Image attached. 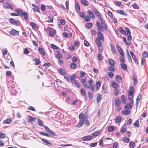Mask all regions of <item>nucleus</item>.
<instances>
[{"mask_svg": "<svg viewBox=\"0 0 148 148\" xmlns=\"http://www.w3.org/2000/svg\"><path fill=\"white\" fill-rule=\"evenodd\" d=\"M79 121L77 126V127H82L83 124H85V121L87 118L86 116L82 113H81L79 114Z\"/></svg>", "mask_w": 148, "mask_h": 148, "instance_id": "1", "label": "nucleus"}, {"mask_svg": "<svg viewBox=\"0 0 148 148\" xmlns=\"http://www.w3.org/2000/svg\"><path fill=\"white\" fill-rule=\"evenodd\" d=\"M130 90L128 94V98L129 100H132L133 97V93L134 91V88L130 86Z\"/></svg>", "mask_w": 148, "mask_h": 148, "instance_id": "2", "label": "nucleus"}, {"mask_svg": "<svg viewBox=\"0 0 148 148\" xmlns=\"http://www.w3.org/2000/svg\"><path fill=\"white\" fill-rule=\"evenodd\" d=\"M92 138V136L88 135L83 137L82 138V140L83 141H88L91 140Z\"/></svg>", "mask_w": 148, "mask_h": 148, "instance_id": "3", "label": "nucleus"}, {"mask_svg": "<svg viewBox=\"0 0 148 148\" xmlns=\"http://www.w3.org/2000/svg\"><path fill=\"white\" fill-rule=\"evenodd\" d=\"M133 101L131 100L129 103H127L125 106V108L126 109H130L132 108L133 105Z\"/></svg>", "mask_w": 148, "mask_h": 148, "instance_id": "4", "label": "nucleus"}, {"mask_svg": "<svg viewBox=\"0 0 148 148\" xmlns=\"http://www.w3.org/2000/svg\"><path fill=\"white\" fill-rule=\"evenodd\" d=\"M97 27L99 30L101 32H103V29L101 24L99 22H97L96 23Z\"/></svg>", "mask_w": 148, "mask_h": 148, "instance_id": "5", "label": "nucleus"}, {"mask_svg": "<svg viewBox=\"0 0 148 148\" xmlns=\"http://www.w3.org/2000/svg\"><path fill=\"white\" fill-rule=\"evenodd\" d=\"M87 13L90 17L92 19H94L95 18V16L93 13L90 10H88L87 11Z\"/></svg>", "mask_w": 148, "mask_h": 148, "instance_id": "6", "label": "nucleus"}, {"mask_svg": "<svg viewBox=\"0 0 148 148\" xmlns=\"http://www.w3.org/2000/svg\"><path fill=\"white\" fill-rule=\"evenodd\" d=\"M36 119V118L32 117L31 116L29 115L27 117V120L28 122H32L34 121Z\"/></svg>", "mask_w": 148, "mask_h": 148, "instance_id": "7", "label": "nucleus"}, {"mask_svg": "<svg viewBox=\"0 0 148 148\" xmlns=\"http://www.w3.org/2000/svg\"><path fill=\"white\" fill-rule=\"evenodd\" d=\"M94 12L95 13L96 16L98 17L99 19L101 18V14L96 9L95 10H94Z\"/></svg>", "mask_w": 148, "mask_h": 148, "instance_id": "8", "label": "nucleus"}, {"mask_svg": "<svg viewBox=\"0 0 148 148\" xmlns=\"http://www.w3.org/2000/svg\"><path fill=\"white\" fill-rule=\"evenodd\" d=\"M77 77V76L75 74H73V76L70 77V79L72 84H73L75 81H76L75 79Z\"/></svg>", "mask_w": 148, "mask_h": 148, "instance_id": "9", "label": "nucleus"}, {"mask_svg": "<svg viewBox=\"0 0 148 148\" xmlns=\"http://www.w3.org/2000/svg\"><path fill=\"white\" fill-rule=\"evenodd\" d=\"M10 22L12 24L18 25V21L12 18H10L9 19Z\"/></svg>", "mask_w": 148, "mask_h": 148, "instance_id": "10", "label": "nucleus"}, {"mask_svg": "<svg viewBox=\"0 0 148 148\" xmlns=\"http://www.w3.org/2000/svg\"><path fill=\"white\" fill-rule=\"evenodd\" d=\"M98 36L99 39L103 41L104 40V37L102 34L100 32H97Z\"/></svg>", "mask_w": 148, "mask_h": 148, "instance_id": "11", "label": "nucleus"}, {"mask_svg": "<svg viewBox=\"0 0 148 148\" xmlns=\"http://www.w3.org/2000/svg\"><path fill=\"white\" fill-rule=\"evenodd\" d=\"M9 33L11 35H14L16 34H18L19 32L15 29H12L10 32Z\"/></svg>", "mask_w": 148, "mask_h": 148, "instance_id": "12", "label": "nucleus"}, {"mask_svg": "<svg viewBox=\"0 0 148 148\" xmlns=\"http://www.w3.org/2000/svg\"><path fill=\"white\" fill-rule=\"evenodd\" d=\"M75 8L77 12H79L80 11V6L78 3L76 2L75 3Z\"/></svg>", "mask_w": 148, "mask_h": 148, "instance_id": "13", "label": "nucleus"}, {"mask_svg": "<svg viewBox=\"0 0 148 148\" xmlns=\"http://www.w3.org/2000/svg\"><path fill=\"white\" fill-rule=\"evenodd\" d=\"M115 106H116L118 107L120 105V103L119 102V99L118 97H116L115 99Z\"/></svg>", "mask_w": 148, "mask_h": 148, "instance_id": "14", "label": "nucleus"}, {"mask_svg": "<svg viewBox=\"0 0 148 148\" xmlns=\"http://www.w3.org/2000/svg\"><path fill=\"white\" fill-rule=\"evenodd\" d=\"M95 42L96 44L98 45V47L100 46L101 43L99 38L97 37H96V38Z\"/></svg>", "mask_w": 148, "mask_h": 148, "instance_id": "15", "label": "nucleus"}, {"mask_svg": "<svg viewBox=\"0 0 148 148\" xmlns=\"http://www.w3.org/2000/svg\"><path fill=\"white\" fill-rule=\"evenodd\" d=\"M101 84L99 81H97L96 82L95 84L96 88L97 90H99L100 86Z\"/></svg>", "mask_w": 148, "mask_h": 148, "instance_id": "16", "label": "nucleus"}, {"mask_svg": "<svg viewBox=\"0 0 148 148\" xmlns=\"http://www.w3.org/2000/svg\"><path fill=\"white\" fill-rule=\"evenodd\" d=\"M11 122L12 121L11 119H6L5 120L3 121V123L4 124H5L6 123L10 124L11 123Z\"/></svg>", "mask_w": 148, "mask_h": 148, "instance_id": "17", "label": "nucleus"}, {"mask_svg": "<svg viewBox=\"0 0 148 148\" xmlns=\"http://www.w3.org/2000/svg\"><path fill=\"white\" fill-rule=\"evenodd\" d=\"M116 80L119 82L121 83L122 82V79L121 77L118 75H117L116 77Z\"/></svg>", "mask_w": 148, "mask_h": 148, "instance_id": "18", "label": "nucleus"}, {"mask_svg": "<svg viewBox=\"0 0 148 148\" xmlns=\"http://www.w3.org/2000/svg\"><path fill=\"white\" fill-rule=\"evenodd\" d=\"M117 12L118 13L121 14V15H124V16H127V14L123 10H117Z\"/></svg>", "mask_w": 148, "mask_h": 148, "instance_id": "19", "label": "nucleus"}, {"mask_svg": "<svg viewBox=\"0 0 148 148\" xmlns=\"http://www.w3.org/2000/svg\"><path fill=\"white\" fill-rule=\"evenodd\" d=\"M59 72L63 75H64L66 74V73L65 71L62 69H60L58 70Z\"/></svg>", "mask_w": 148, "mask_h": 148, "instance_id": "20", "label": "nucleus"}, {"mask_svg": "<svg viewBox=\"0 0 148 148\" xmlns=\"http://www.w3.org/2000/svg\"><path fill=\"white\" fill-rule=\"evenodd\" d=\"M81 3L82 4L85 6H88V5L87 0H81Z\"/></svg>", "mask_w": 148, "mask_h": 148, "instance_id": "21", "label": "nucleus"}, {"mask_svg": "<svg viewBox=\"0 0 148 148\" xmlns=\"http://www.w3.org/2000/svg\"><path fill=\"white\" fill-rule=\"evenodd\" d=\"M121 66L122 69L124 70H126L127 69V66L126 64L124 63H121Z\"/></svg>", "mask_w": 148, "mask_h": 148, "instance_id": "22", "label": "nucleus"}, {"mask_svg": "<svg viewBox=\"0 0 148 148\" xmlns=\"http://www.w3.org/2000/svg\"><path fill=\"white\" fill-rule=\"evenodd\" d=\"M32 6L34 7L33 9H34V11H36L37 12H39V9L37 7L36 5L34 4H32Z\"/></svg>", "mask_w": 148, "mask_h": 148, "instance_id": "23", "label": "nucleus"}, {"mask_svg": "<svg viewBox=\"0 0 148 148\" xmlns=\"http://www.w3.org/2000/svg\"><path fill=\"white\" fill-rule=\"evenodd\" d=\"M16 11L17 12L18 14L21 16H22L23 15V13H24L21 9L18 10H16Z\"/></svg>", "mask_w": 148, "mask_h": 148, "instance_id": "24", "label": "nucleus"}, {"mask_svg": "<svg viewBox=\"0 0 148 148\" xmlns=\"http://www.w3.org/2000/svg\"><path fill=\"white\" fill-rule=\"evenodd\" d=\"M92 23H86L85 25V26L89 29L90 28L92 27Z\"/></svg>", "mask_w": 148, "mask_h": 148, "instance_id": "25", "label": "nucleus"}, {"mask_svg": "<svg viewBox=\"0 0 148 148\" xmlns=\"http://www.w3.org/2000/svg\"><path fill=\"white\" fill-rule=\"evenodd\" d=\"M133 125L136 127H138L140 126V125L139 124L138 120H137L133 124Z\"/></svg>", "mask_w": 148, "mask_h": 148, "instance_id": "26", "label": "nucleus"}, {"mask_svg": "<svg viewBox=\"0 0 148 148\" xmlns=\"http://www.w3.org/2000/svg\"><path fill=\"white\" fill-rule=\"evenodd\" d=\"M38 50L42 55L45 56V53L44 51L42 48H39L38 49Z\"/></svg>", "mask_w": 148, "mask_h": 148, "instance_id": "27", "label": "nucleus"}, {"mask_svg": "<svg viewBox=\"0 0 148 148\" xmlns=\"http://www.w3.org/2000/svg\"><path fill=\"white\" fill-rule=\"evenodd\" d=\"M102 98V95L101 94H99L97 96V102L99 103V101L101 100Z\"/></svg>", "mask_w": 148, "mask_h": 148, "instance_id": "28", "label": "nucleus"}, {"mask_svg": "<svg viewBox=\"0 0 148 148\" xmlns=\"http://www.w3.org/2000/svg\"><path fill=\"white\" fill-rule=\"evenodd\" d=\"M121 119V117L120 116H117L116 118V123H119Z\"/></svg>", "mask_w": 148, "mask_h": 148, "instance_id": "29", "label": "nucleus"}, {"mask_svg": "<svg viewBox=\"0 0 148 148\" xmlns=\"http://www.w3.org/2000/svg\"><path fill=\"white\" fill-rule=\"evenodd\" d=\"M82 76H80L79 78V80L83 84H85V83L86 82V80L85 79H82Z\"/></svg>", "mask_w": 148, "mask_h": 148, "instance_id": "30", "label": "nucleus"}, {"mask_svg": "<svg viewBox=\"0 0 148 148\" xmlns=\"http://www.w3.org/2000/svg\"><path fill=\"white\" fill-rule=\"evenodd\" d=\"M130 111L128 110H123L122 111V113L124 115L128 114L130 113Z\"/></svg>", "mask_w": 148, "mask_h": 148, "instance_id": "31", "label": "nucleus"}, {"mask_svg": "<svg viewBox=\"0 0 148 148\" xmlns=\"http://www.w3.org/2000/svg\"><path fill=\"white\" fill-rule=\"evenodd\" d=\"M112 85L113 88L115 89L117 88L119 86L118 84L115 82H113L112 83Z\"/></svg>", "mask_w": 148, "mask_h": 148, "instance_id": "32", "label": "nucleus"}, {"mask_svg": "<svg viewBox=\"0 0 148 148\" xmlns=\"http://www.w3.org/2000/svg\"><path fill=\"white\" fill-rule=\"evenodd\" d=\"M100 134V131L99 130L95 131L94 132L93 134V136H97L99 134Z\"/></svg>", "mask_w": 148, "mask_h": 148, "instance_id": "33", "label": "nucleus"}, {"mask_svg": "<svg viewBox=\"0 0 148 148\" xmlns=\"http://www.w3.org/2000/svg\"><path fill=\"white\" fill-rule=\"evenodd\" d=\"M121 99H122V102L123 103H126V101L125 100V97L124 95H122L121 97Z\"/></svg>", "mask_w": 148, "mask_h": 148, "instance_id": "34", "label": "nucleus"}, {"mask_svg": "<svg viewBox=\"0 0 148 148\" xmlns=\"http://www.w3.org/2000/svg\"><path fill=\"white\" fill-rule=\"evenodd\" d=\"M109 63L112 66H113L115 65L114 61L111 59H110L109 61Z\"/></svg>", "mask_w": 148, "mask_h": 148, "instance_id": "35", "label": "nucleus"}, {"mask_svg": "<svg viewBox=\"0 0 148 148\" xmlns=\"http://www.w3.org/2000/svg\"><path fill=\"white\" fill-rule=\"evenodd\" d=\"M98 143V142H96L95 143H92L91 144L89 145V146L90 147H95Z\"/></svg>", "mask_w": 148, "mask_h": 148, "instance_id": "36", "label": "nucleus"}, {"mask_svg": "<svg viewBox=\"0 0 148 148\" xmlns=\"http://www.w3.org/2000/svg\"><path fill=\"white\" fill-rule=\"evenodd\" d=\"M23 17L25 20H27L28 18V15L27 13L25 12L23 13Z\"/></svg>", "mask_w": 148, "mask_h": 148, "instance_id": "37", "label": "nucleus"}, {"mask_svg": "<svg viewBox=\"0 0 148 148\" xmlns=\"http://www.w3.org/2000/svg\"><path fill=\"white\" fill-rule=\"evenodd\" d=\"M114 130V128L113 126H110L108 127V131L109 132H112Z\"/></svg>", "mask_w": 148, "mask_h": 148, "instance_id": "38", "label": "nucleus"}, {"mask_svg": "<svg viewBox=\"0 0 148 148\" xmlns=\"http://www.w3.org/2000/svg\"><path fill=\"white\" fill-rule=\"evenodd\" d=\"M122 140L126 143H128L130 141V139L129 138H123Z\"/></svg>", "mask_w": 148, "mask_h": 148, "instance_id": "39", "label": "nucleus"}, {"mask_svg": "<svg viewBox=\"0 0 148 148\" xmlns=\"http://www.w3.org/2000/svg\"><path fill=\"white\" fill-rule=\"evenodd\" d=\"M42 140L44 143H45L47 144H49L50 145H52V144L51 143L45 139L43 138L42 139Z\"/></svg>", "mask_w": 148, "mask_h": 148, "instance_id": "40", "label": "nucleus"}, {"mask_svg": "<svg viewBox=\"0 0 148 148\" xmlns=\"http://www.w3.org/2000/svg\"><path fill=\"white\" fill-rule=\"evenodd\" d=\"M110 47L111 48V50L113 52V53H116L115 52V49L114 47L112 44L110 45Z\"/></svg>", "mask_w": 148, "mask_h": 148, "instance_id": "41", "label": "nucleus"}, {"mask_svg": "<svg viewBox=\"0 0 148 148\" xmlns=\"http://www.w3.org/2000/svg\"><path fill=\"white\" fill-rule=\"evenodd\" d=\"M34 60L35 62L36 65H38L40 63V61L38 58L34 59Z\"/></svg>", "mask_w": 148, "mask_h": 148, "instance_id": "42", "label": "nucleus"}, {"mask_svg": "<svg viewBox=\"0 0 148 148\" xmlns=\"http://www.w3.org/2000/svg\"><path fill=\"white\" fill-rule=\"evenodd\" d=\"M127 53L128 60L129 62H130L132 63V60L131 56L130 55L128 51H127Z\"/></svg>", "mask_w": 148, "mask_h": 148, "instance_id": "43", "label": "nucleus"}, {"mask_svg": "<svg viewBox=\"0 0 148 148\" xmlns=\"http://www.w3.org/2000/svg\"><path fill=\"white\" fill-rule=\"evenodd\" d=\"M81 93L83 96H85V95L86 94V91L83 88L81 89Z\"/></svg>", "mask_w": 148, "mask_h": 148, "instance_id": "44", "label": "nucleus"}, {"mask_svg": "<svg viewBox=\"0 0 148 148\" xmlns=\"http://www.w3.org/2000/svg\"><path fill=\"white\" fill-rule=\"evenodd\" d=\"M71 66L73 69H75L76 67V65L75 63L73 62L71 64Z\"/></svg>", "mask_w": 148, "mask_h": 148, "instance_id": "45", "label": "nucleus"}, {"mask_svg": "<svg viewBox=\"0 0 148 148\" xmlns=\"http://www.w3.org/2000/svg\"><path fill=\"white\" fill-rule=\"evenodd\" d=\"M30 25L33 28H36V24L34 22H31L30 23Z\"/></svg>", "mask_w": 148, "mask_h": 148, "instance_id": "46", "label": "nucleus"}, {"mask_svg": "<svg viewBox=\"0 0 148 148\" xmlns=\"http://www.w3.org/2000/svg\"><path fill=\"white\" fill-rule=\"evenodd\" d=\"M38 124L42 126H43V124L42 121L39 119H38Z\"/></svg>", "mask_w": 148, "mask_h": 148, "instance_id": "47", "label": "nucleus"}, {"mask_svg": "<svg viewBox=\"0 0 148 148\" xmlns=\"http://www.w3.org/2000/svg\"><path fill=\"white\" fill-rule=\"evenodd\" d=\"M123 40L127 45H130V42H127L126 40V38L125 37H123Z\"/></svg>", "mask_w": 148, "mask_h": 148, "instance_id": "48", "label": "nucleus"}, {"mask_svg": "<svg viewBox=\"0 0 148 148\" xmlns=\"http://www.w3.org/2000/svg\"><path fill=\"white\" fill-rule=\"evenodd\" d=\"M143 56L145 57H148V53L146 51L143 52L142 53Z\"/></svg>", "mask_w": 148, "mask_h": 148, "instance_id": "49", "label": "nucleus"}, {"mask_svg": "<svg viewBox=\"0 0 148 148\" xmlns=\"http://www.w3.org/2000/svg\"><path fill=\"white\" fill-rule=\"evenodd\" d=\"M120 31L121 33L123 34L125 33V31L123 29V28L122 27H120L119 28Z\"/></svg>", "mask_w": 148, "mask_h": 148, "instance_id": "50", "label": "nucleus"}, {"mask_svg": "<svg viewBox=\"0 0 148 148\" xmlns=\"http://www.w3.org/2000/svg\"><path fill=\"white\" fill-rule=\"evenodd\" d=\"M135 145V143L133 142H131L130 143V147L133 148Z\"/></svg>", "mask_w": 148, "mask_h": 148, "instance_id": "51", "label": "nucleus"}, {"mask_svg": "<svg viewBox=\"0 0 148 148\" xmlns=\"http://www.w3.org/2000/svg\"><path fill=\"white\" fill-rule=\"evenodd\" d=\"M120 61L122 63H124L125 62V60L123 57H120L119 58Z\"/></svg>", "mask_w": 148, "mask_h": 148, "instance_id": "52", "label": "nucleus"}, {"mask_svg": "<svg viewBox=\"0 0 148 148\" xmlns=\"http://www.w3.org/2000/svg\"><path fill=\"white\" fill-rule=\"evenodd\" d=\"M40 133L42 135L48 137L49 136V135L47 133L41 132H40Z\"/></svg>", "mask_w": 148, "mask_h": 148, "instance_id": "53", "label": "nucleus"}, {"mask_svg": "<svg viewBox=\"0 0 148 148\" xmlns=\"http://www.w3.org/2000/svg\"><path fill=\"white\" fill-rule=\"evenodd\" d=\"M84 18L86 22H88L90 21V18L88 16H86Z\"/></svg>", "mask_w": 148, "mask_h": 148, "instance_id": "54", "label": "nucleus"}, {"mask_svg": "<svg viewBox=\"0 0 148 148\" xmlns=\"http://www.w3.org/2000/svg\"><path fill=\"white\" fill-rule=\"evenodd\" d=\"M97 57L98 59L99 60H101L103 59V58H102V56L100 54H99L98 55Z\"/></svg>", "mask_w": 148, "mask_h": 148, "instance_id": "55", "label": "nucleus"}, {"mask_svg": "<svg viewBox=\"0 0 148 148\" xmlns=\"http://www.w3.org/2000/svg\"><path fill=\"white\" fill-rule=\"evenodd\" d=\"M130 53L131 55H132V58H133V59H134V60H135L136 57H135V56L134 54V53L132 51H130Z\"/></svg>", "mask_w": 148, "mask_h": 148, "instance_id": "56", "label": "nucleus"}, {"mask_svg": "<svg viewBox=\"0 0 148 148\" xmlns=\"http://www.w3.org/2000/svg\"><path fill=\"white\" fill-rule=\"evenodd\" d=\"M51 47L53 49H58V48L57 46L53 44L51 45Z\"/></svg>", "mask_w": 148, "mask_h": 148, "instance_id": "57", "label": "nucleus"}, {"mask_svg": "<svg viewBox=\"0 0 148 148\" xmlns=\"http://www.w3.org/2000/svg\"><path fill=\"white\" fill-rule=\"evenodd\" d=\"M89 88L93 92H94V88L93 86L92 85H90Z\"/></svg>", "mask_w": 148, "mask_h": 148, "instance_id": "58", "label": "nucleus"}, {"mask_svg": "<svg viewBox=\"0 0 148 148\" xmlns=\"http://www.w3.org/2000/svg\"><path fill=\"white\" fill-rule=\"evenodd\" d=\"M118 147V143L117 142H115L113 146V148H117Z\"/></svg>", "mask_w": 148, "mask_h": 148, "instance_id": "59", "label": "nucleus"}, {"mask_svg": "<svg viewBox=\"0 0 148 148\" xmlns=\"http://www.w3.org/2000/svg\"><path fill=\"white\" fill-rule=\"evenodd\" d=\"M74 84H75L76 86L78 88H80V85L79 83L77 82L76 81H75V82L73 83Z\"/></svg>", "mask_w": 148, "mask_h": 148, "instance_id": "60", "label": "nucleus"}, {"mask_svg": "<svg viewBox=\"0 0 148 148\" xmlns=\"http://www.w3.org/2000/svg\"><path fill=\"white\" fill-rule=\"evenodd\" d=\"M84 43L85 45L87 47L89 46L90 45L89 42L86 40H84Z\"/></svg>", "mask_w": 148, "mask_h": 148, "instance_id": "61", "label": "nucleus"}, {"mask_svg": "<svg viewBox=\"0 0 148 148\" xmlns=\"http://www.w3.org/2000/svg\"><path fill=\"white\" fill-rule=\"evenodd\" d=\"M99 19L100 20L101 23V24L102 26L103 25H104L105 24H106L104 21L101 18Z\"/></svg>", "mask_w": 148, "mask_h": 148, "instance_id": "62", "label": "nucleus"}, {"mask_svg": "<svg viewBox=\"0 0 148 148\" xmlns=\"http://www.w3.org/2000/svg\"><path fill=\"white\" fill-rule=\"evenodd\" d=\"M108 76L110 78H111L113 76V74L112 73L109 72L108 73Z\"/></svg>", "mask_w": 148, "mask_h": 148, "instance_id": "63", "label": "nucleus"}, {"mask_svg": "<svg viewBox=\"0 0 148 148\" xmlns=\"http://www.w3.org/2000/svg\"><path fill=\"white\" fill-rule=\"evenodd\" d=\"M56 56L57 58L59 59L61 58L62 57V56L60 54H58Z\"/></svg>", "mask_w": 148, "mask_h": 148, "instance_id": "64", "label": "nucleus"}]
</instances>
